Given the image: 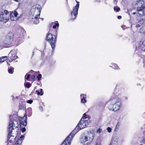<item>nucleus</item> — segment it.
<instances>
[{
    "label": "nucleus",
    "mask_w": 145,
    "mask_h": 145,
    "mask_svg": "<svg viewBox=\"0 0 145 145\" xmlns=\"http://www.w3.org/2000/svg\"><path fill=\"white\" fill-rule=\"evenodd\" d=\"M101 131L102 129L100 128H99L97 129V132L99 133Z\"/></svg>",
    "instance_id": "nucleus-32"
},
{
    "label": "nucleus",
    "mask_w": 145,
    "mask_h": 145,
    "mask_svg": "<svg viewBox=\"0 0 145 145\" xmlns=\"http://www.w3.org/2000/svg\"><path fill=\"white\" fill-rule=\"evenodd\" d=\"M36 92H37V94L38 95H40V93L39 92V91H38L37 90L36 91Z\"/></svg>",
    "instance_id": "nucleus-43"
},
{
    "label": "nucleus",
    "mask_w": 145,
    "mask_h": 145,
    "mask_svg": "<svg viewBox=\"0 0 145 145\" xmlns=\"http://www.w3.org/2000/svg\"><path fill=\"white\" fill-rule=\"evenodd\" d=\"M144 21H145V20L144 19V20H143V19H141V20H140L139 21V22H140V23L141 22H143V23H144Z\"/></svg>",
    "instance_id": "nucleus-34"
},
{
    "label": "nucleus",
    "mask_w": 145,
    "mask_h": 145,
    "mask_svg": "<svg viewBox=\"0 0 145 145\" xmlns=\"http://www.w3.org/2000/svg\"><path fill=\"white\" fill-rule=\"evenodd\" d=\"M141 30H142V29H140V32H141Z\"/></svg>",
    "instance_id": "nucleus-47"
},
{
    "label": "nucleus",
    "mask_w": 145,
    "mask_h": 145,
    "mask_svg": "<svg viewBox=\"0 0 145 145\" xmlns=\"http://www.w3.org/2000/svg\"><path fill=\"white\" fill-rule=\"evenodd\" d=\"M12 52V51H11L10 52V54L11 53V52Z\"/></svg>",
    "instance_id": "nucleus-49"
},
{
    "label": "nucleus",
    "mask_w": 145,
    "mask_h": 145,
    "mask_svg": "<svg viewBox=\"0 0 145 145\" xmlns=\"http://www.w3.org/2000/svg\"><path fill=\"white\" fill-rule=\"evenodd\" d=\"M7 59V58H6V59H4L2 61L1 60H0V62H3L4 61H6Z\"/></svg>",
    "instance_id": "nucleus-36"
},
{
    "label": "nucleus",
    "mask_w": 145,
    "mask_h": 145,
    "mask_svg": "<svg viewBox=\"0 0 145 145\" xmlns=\"http://www.w3.org/2000/svg\"><path fill=\"white\" fill-rule=\"evenodd\" d=\"M13 69V68L12 67H11L8 70V72L10 74H12L13 73L12 70Z\"/></svg>",
    "instance_id": "nucleus-23"
},
{
    "label": "nucleus",
    "mask_w": 145,
    "mask_h": 145,
    "mask_svg": "<svg viewBox=\"0 0 145 145\" xmlns=\"http://www.w3.org/2000/svg\"><path fill=\"white\" fill-rule=\"evenodd\" d=\"M140 26V25L139 24H137L136 26V27H139Z\"/></svg>",
    "instance_id": "nucleus-41"
},
{
    "label": "nucleus",
    "mask_w": 145,
    "mask_h": 145,
    "mask_svg": "<svg viewBox=\"0 0 145 145\" xmlns=\"http://www.w3.org/2000/svg\"><path fill=\"white\" fill-rule=\"evenodd\" d=\"M6 37V39L3 42V44L5 45H8L10 44L11 41L10 39H9L8 38Z\"/></svg>",
    "instance_id": "nucleus-15"
},
{
    "label": "nucleus",
    "mask_w": 145,
    "mask_h": 145,
    "mask_svg": "<svg viewBox=\"0 0 145 145\" xmlns=\"http://www.w3.org/2000/svg\"><path fill=\"white\" fill-rule=\"evenodd\" d=\"M121 16H118V18L120 19H121Z\"/></svg>",
    "instance_id": "nucleus-38"
},
{
    "label": "nucleus",
    "mask_w": 145,
    "mask_h": 145,
    "mask_svg": "<svg viewBox=\"0 0 145 145\" xmlns=\"http://www.w3.org/2000/svg\"><path fill=\"white\" fill-rule=\"evenodd\" d=\"M42 89H41V95H43V92H42Z\"/></svg>",
    "instance_id": "nucleus-40"
},
{
    "label": "nucleus",
    "mask_w": 145,
    "mask_h": 145,
    "mask_svg": "<svg viewBox=\"0 0 145 145\" xmlns=\"http://www.w3.org/2000/svg\"><path fill=\"white\" fill-rule=\"evenodd\" d=\"M32 17V19L34 23L35 24H39V18H40V16L38 17V16H34Z\"/></svg>",
    "instance_id": "nucleus-11"
},
{
    "label": "nucleus",
    "mask_w": 145,
    "mask_h": 145,
    "mask_svg": "<svg viewBox=\"0 0 145 145\" xmlns=\"http://www.w3.org/2000/svg\"><path fill=\"white\" fill-rule=\"evenodd\" d=\"M46 40L51 45V47L53 49H54L55 43L56 42V38L54 40V38L52 35L51 33H48L47 35Z\"/></svg>",
    "instance_id": "nucleus-5"
},
{
    "label": "nucleus",
    "mask_w": 145,
    "mask_h": 145,
    "mask_svg": "<svg viewBox=\"0 0 145 145\" xmlns=\"http://www.w3.org/2000/svg\"><path fill=\"white\" fill-rule=\"evenodd\" d=\"M34 71L32 70H31L30 71V72H31V73H32Z\"/></svg>",
    "instance_id": "nucleus-44"
},
{
    "label": "nucleus",
    "mask_w": 145,
    "mask_h": 145,
    "mask_svg": "<svg viewBox=\"0 0 145 145\" xmlns=\"http://www.w3.org/2000/svg\"><path fill=\"white\" fill-rule=\"evenodd\" d=\"M21 127V131H22L23 133H24L25 131V129L24 127L22 126L21 125H20Z\"/></svg>",
    "instance_id": "nucleus-20"
},
{
    "label": "nucleus",
    "mask_w": 145,
    "mask_h": 145,
    "mask_svg": "<svg viewBox=\"0 0 145 145\" xmlns=\"http://www.w3.org/2000/svg\"><path fill=\"white\" fill-rule=\"evenodd\" d=\"M86 113H84L83 115V116L82 117L81 120H84V119H85V118H86Z\"/></svg>",
    "instance_id": "nucleus-26"
},
{
    "label": "nucleus",
    "mask_w": 145,
    "mask_h": 145,
    "mask_svg": "<svg viewBox=\"0 0 145 145\" xmlns=\"http://www.w3.org/2000/svg\"><path fill=\"white\" fill-rule=\"evenodd\" d=\"M84 94H81L80 95V97L81 99V101L82 103H84L86 102V101L85 99L86 97H84Z\"/></svg>",
    "instance_id": "nucleus-17"
},
{
    "label": "nucleus",
    "mask_w": 145,
    "mask_h": 145,
    "mask_svg": "<svg viewBox=\"0 0 145 145\" xmlns=\"http://www.w3.org/2000/svg\"><path fill=\"white\" fill-rule=\"evenodd\" d=\"M11 54H12V56L10 57L11 60L9 61L10 62H11L13 60L15 59L17 57V56H16L15 54H12L11 53Z\"/></svg>",
    "instance_id": "nucleus-16"
},
{
    "label": "nucleus",
    "mask_w": 145,
    "mask_h": 145,
    "mask_svg": "<svg viewBox=\"0 0 145 145\" xmlns=\"http://www.w3.org/2000/svg\"><path fill=\"white\" fill-rule=\"evenodd\" d=\"M9 20V18L6 16V14H4L2 12L0 14V21H4L6 22Z\"/></svg>",
    "instance_id": "nucleus-10"
},
{
    "label": "nucleus",
    "mask_w": 145,
    "mask_h": 145,
    "mask_svg": "<svg viewBox=\"0 0 145 145\" xmlns=\"http://www.w3.org/2000/svg\"><path fill=\"white\" fill-rule=\"evenodd\" d=\"M135 14V12H134V13H133V14Z\"/></svg>",
    "instance_id": "nucleus-48"
},
{
    "label": "nucleus",
    "mask_w": 145,
    "mask_h": 145,
    "mask_svg": "<svg viewBox=\"0 0 145 145\" xmlns=\"http://www.w3.org/2000/svg\"><path fill=\"white\" fill-rule=\"evenodd\" d=\"M26 86L27 88H29L30 87V85L28 83H27L26 84Z\"/></svg>",
    "instance_id": "nucleus-33"
},
{
    "label": "nucleus",
    "mask_w": 145,
    "mask_h": 145,
    "mask_svg": "<svg viewBox=\"0 0 145 145\" xmlns=\"http://www.w3.org/2000/svg\"><path fill=\"white\" fill-rule=\"evenodd\" d=\"M117 3V1H116V0H114L113 1V3L116 4Z\"/></svg>",
    "instance_id": "nucleus-37"
},
{
    "label": "nucleus",
    "mask_w": 145,
    "mask_h": 145,
    "mask_svg": "<svg viewBox=\"0 0 145 145\" xmlns=\"http://www.w3.org/2000/svg\"><path fill=\"white\" fill-rule=\"evenodd\" d=\"M90 139L89 137L88 136H84L80 138L82 142H85L89 141Z\"/></svg>",
    "instance_id": "nucleus-13"
},
{
    "label": "nucleus",
    "mask_w": 145,
    "mask_h": 145,
    "mask_svg": "<svg viewBox=\"0 0 145 145\" xmlns=\"http://www.w3.org/2000/svg\"><path fill=\"white\" fill-rule=\"evenodd\" d=\"M14 1L17 2H19L20 1V0H13Z\"/></svg>",
    "instance_id": "nucleus-42"
},
{
    "label": "nucleus",
    "mask_w": 145,
    "mask_h": 145,
    "mask_svg": "<svg viewBox=\"0 0 145 145\" xmlns=\"http://www.w3.org/2000/svg\"><path fill=\"white\" fill-rule=\"evenodd\" d=\"M19 124L17 121L15 120H12L10 118L9 124L8 127V141L10 143L14 142L17 134V130L16 128H17Z\"/></svg>",
    "instance_id": "nucleus-1"
},
{
    "label": "nucleus",
    "mask_w": 145,
    "mask_h": 145,
    "mask_svg": "<svg viewBox=\"0 0 145 145\" xmlns=\"http://www.w3.org/2000/svg\"><path fill=\"white\" fill-rule=\"evenodd\" d=\"M79 5V4L78 3L74 7L73 11L71 12L72 18H73V20H74L76 18L77 15Z\"/></svg>",
    "instance_id": "nucleus-6"
},
{
    "label": "nucleus",
    "mask_w": 145,
    "mask_h": 145,
    "mask_svg": "<svg viewBox=\"0 0 145 145\" xmlns=\"http://www.w3.org/2000/svg\"><path fill=\"white\" fill-rule=\"evenodd\" d=\"M88 123V120H81L78 125L75 129L72 131L75 134L77 132V130L84 128L87 125Z\"/></svg>",
    "instance_id": "nucleus-3"
},
{
    "label": "nucleus",
    "mask_w": 145,
    "mask_h": 145,
    "mask_svg": "<svg viewBox=\"0 0 145 145\" xmlns=\"http://www.w3.org/2000/svg\"><path fill=\"white\" fill-rule=\"evenodd\" d=\"M107 130L108 132L110 133L112 129L110 127H108L107 128Z\"/></svg>",
    "instance_id": "nucleus-29"
},
{
    "label": "nucleus",
    "mask_w": 145,
    "mask_h": 145,
    "mask_svg": "<svg viewBox=\"0 0 145 145\" xmlns=\"http://www.w3.org/2000/svg\"><path fill=\"white\" fill-rule=\"evenodd\" d=\"M27 76V78H26L27 80H28L29 78L30 75L29 74H26L25 76V78H26V76Z\"/></svg>",
    "instance_id": "nucleus-27"
},
{
    "label": "nucleus",
    "mask_w": 145,
    "mask_h": 145,
    "mask_svg": "<svg viewBox=\"0 0 145 145\" xmlns=\"http://www.w3.org/2000/svg\"><path fill=\"white\" fill-rule=\"evenodd\" d=\"M120 122H118L116 126L115 127V131H116V130L120 126Z\"/></svg>",
    "instance_id": "nucleus-22"
},
{
    "label": "nucleus",
    "mask_w": 145,
    "mask_h": 145,
    "mask_svg": "<svg viewBox=\"0 0 145 145\" xmlns=\"http://www.w3.org/2000/svg\"><path fill=\"white\" fill-rule=\"evenodd\" d=\"M33 101L31 100H28L27 101V103L30 104H31L33 103Z\"/></svg>",
    "instance_id": "nucleus-31"
},
{
    "label": "nucleus",
    "mask_w": 145,
    "mask_h": 145,
    "mask_svg": "<svg viewBox=\"0 0 145 145\" xmlns=\"http://www.w3.org/2000/svg\"><path fill=\"white\" fill-rule=\"evenodd\" d=\"M25 33L24 30L23 29L19 30L16 35V37L18 38L22 39Z\"/></svg>",
    "instance_id": "nucleus-8"
},
{
    "label": "nucleus",
    "mask_w": 145,
    "mask_h": 145,
    "mask_svg": "<svg viewBox=\"0 0 145 145\" xmlns=\"http://www.w3.org/2000/svg\"><path fill=\"white\" fill-rule=\"evenodd\" d=\"M145 9V3L143 4L140 7L137 8L138 16H142L144 14V9Z\"/></svg>",
    "instance_id": "nucleus-7"
},
{
    "label": "nucleus",
    "mask_w": 145,
    "mask_h": 145,
    "mask_svg": "<svg viewBox=\"0 0 145 145\" xmlns=\"http://www.w3.org/2000/svg\"><path fill=\"white\" fill-rule=\"evenodd\" d=\"M41 77L42 76L40 74H39L37 76V78L39 80H40L41 79Z\"/></svg>",
    "instance_id": "nucleus-25"
},
{
    "label": "nucleus",
    "mask_w": 145,
    "mask_h": 145,
    "mask_svg": "<svg viewBox=\"0 0 145 145\" xmlns=\"http://www.w3.org/2000/svg\"><path fill=\"white\" fill-rule=\"evenodd\" d=\"M143 51H145V49H144L143 48Z\"/></svg>",
    "instance_id": "nucleus-46"
},
{
    "label": "nucleus",
    "mask_w": 145,
    "mask_h": 145,
    "mask_svg": "<svg viewBox=\"0 0 145 145\" xmlns=\"http://www.w3.org/2000/svg\"><path fill=\"white\" fill-rule=\"evenodd\" d=\"M24 136L23 135H21L17 142L14 145H21L22 142V140L24 139Z\"/></svg>",
    "instance_id": "nucleus-12"
},
{
    "label": "nucleus",
    "mask_w": 145,
    "mask_h": 145,
    "mask_svg": "<svg viewBox=\"0 0 145 145\" xmlns=\"http://www.w3.org/2000/svg\"><path fill=\"white\" fill-rule=\"evenodd\" d=\"M111 104L109 105V108L115 111L118 110L120 106L121 100L118 98H115L111 100Z\"/></svg>",
    "instance_id": "nucleus-2"
},
{
    "label": "nucleus",
    "mask_w": 145,
    "mask_h": 145,
    "mask_svg": "<svg viewBox=\"0 0 145 145\" xmlns=\"http://www.w3.org/2000/svg\"><path fill=\"white\" fill-rule=\"evenodd\" d=\"M114 10L116 12L119 11L120 10V8L117 7H114Z\"/></svg>",
    "instance_id": "nucleus-21"
},
{
    "label": "nucleus",
    "mask_w": 145,
    "mask_h": 145,
    "mask_svg": "<svg viewBox=\"0 0 145 145\" xmlns=\"http://www.w3.org/2000/svg\"><path fill=\"white\" fill-rule=\"evenodd\" d=\"M27 119V116L26 115H25L23 117V120H22L21 121L20 123L21 125H22L23 126L25 127L27 125V121L26 120Z\"/></svg>",
    "instance_id": "nucleus-14"
},
{
    "label": "nucleus",
    "mask_w": 145,
    "mask_h": 145,
    "mask_svg": "<svg viewBox=\"0 0 145 145\" xmlns=\"http://www.w3.org/2000/svg\"><path fill=\"white\" fill-rule=\"evenodd\" d=\"M39 109L41 111H43V108H42V106H40L39 107Z\"/></svg>",
    "instance_id": "nucleus-35"
},
{
    "label": "nucleus",
    "mask_w": 145,
    "mask_h": 145,
    "mask_svg": "<svg viewBox=\"0 0 145 145\" xmlns=\"http://www.w3.org/2000/svg\"><path fill=\"white\" fill-rule=\"evenodd\" d=\"M144 35H145V32H144Z\"/></svg>",
    "instance_id": "nucleus-50"
},
{
    "label": "nucleus",
    "mask_w": 145,
    "mask_h": 145,
    "mask_svg": "<svg viewBox=\"0 0 145 145\" xmlns=\"http://www.w3.org/2000/svg\"><path fill=\"white\" fill-rule=\"evenodd\" d=\"M143 48L144 49H145V46H142V50L143 51Z\"/></svg>",
    "instance_id": "nucleus-39"
},
{
    "label": "nucleus",
    "mask_w": 145,
    "mask_h": 145,
    "mask_svg": "<svg viewBox=\"0 0 145 145\" xmlns=\"http://www.w3.org/2000/svg\"><path fill=\"white\" fill-rule=\"evenodd\" d=\"M95 145H100L99 144H98V143H97Z\"/></svg>",
    "instance_id": "nucleus-45"
},
{
    "label": "nucleus",
    "mask_w": 145,
    "mask_h": 145,
    "mask_svg": "<svg viewBox=\"0 0 145 145\" xmlns=\"http://www.w3.org/2000/svg\"><path fill=\"white\" fill-rule=\"evenodd\" d=\"M59 26V24L57 22H56L54 24V25L53 26V27L54 29H55L56 28L57 26L58 27Z\"/></svg>",
    "instance_id": "nucleus-19"
},
{
    "label": "nucleus",
    "mask_w": 145,
    "mask_h": 145,
    "mask_svg": "<svg viewBox=\"0 0 145 145\" xmlns=\"http://www.w3.org/2000/svg\"><path fill=\"white\" fill-rule=\"evenodd\" d=\"M18 15L17 11L12 12L10 14V20L12 21L17 20L18 19L17 16Z\"/></svg>",
    "instance_id": "nucleus-9"
},
{
    "label": "nucleus",
    "mask_w": 145,
    "mask_h": 145,
    "mask_svg": "<svg viewBox=\"0 0 145 145\" xmlns=\"http://www.w3.org/2000/svg\"><path fill=\"white\" fill-rule=\"evenodd\" d=\"M4 14H6V16L7 17V15L8 13V11L7 10H5L4 11Z\"/></svg>",
    "instance_id": "nucleus-30"
},
{
    "label": "nucleus",
    "mask_w": 145,
    "mask_h": 145,
    "mask_svg": "<svg viewBox=\"0 0 145 145\" xmlns=\"http://www.w3.org/2000/svg\"><path fill=\"white\" fill-rule=\"evenodd\" d=\"M7 56L2 57H1L0 58V60H1L2 61L4 59H6V58H7Z\"/></svg>",
    "instance_id": "nucleus-28"
},
{
    "label": "nucleus",
    "mask_w": 145,
    "mask_h": 145,
    "mask_svg": "<svg viewBox=\"0 0 145 145\" xmlns=\"http://www.w3.org/2000/svg\"><path fill=\"white\" fill-rule=\"evenodd\" d=\"M112 65L114 66H113L112 67L114 69H118V67L117 66V65L115 64H112Z\"/></svg>",
    "instance_id": "nucleus-24"
},
{
    "label": "nucleus",
    "mask_w": 145,
    "mask_h": 145,
    "mask_svg": "<svg viewBox=\"0 0 145 145\" xmlns=\"http://www.w3.org/2000/svg\"><path fill=\"white\" fill-rule=\"evenodd\" d=\"M8 37L9 39H10L11 41H12L13 38V34L12 33H9L8 34L6 37Z\"/></svg>",
    "instance_id": "nucleus-18"
},
{
    "label": "nucleus",
    "mask_w": 145,
    "mask_h": 145,
    "mask_svg": "<svg viewBox=\"0 0 145 145\" xmlns=\"http://www.w3.org/2000/svg\"><path fill=\"white\" fill-rule=\"evenodd\" d=\"M40 6L39 5L33 6L31 11L32 16H40Z\"/></svg>",
    "instance_id": "nucleus-4"
}]
</instances>
